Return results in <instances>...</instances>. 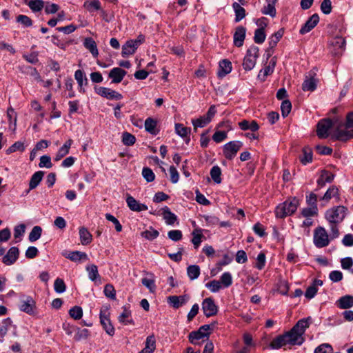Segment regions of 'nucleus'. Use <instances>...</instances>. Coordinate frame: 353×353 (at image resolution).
Returning <instances> with one entry per match:
<instances>
[{
	"label": "nucleus",
	"instance_id": "24",
	"mask_svg": "<svg viewBox=\"0 0 353 353\" xmlns=\"http://www.w3.org/2000/svg\"><path fill=\"white\" fill-rule=\"evenodd\" d=\"M100 322L108 335L113 336L114 334V328L112 325L110 320L108 316L103 314L102 312H100Z\"/></svg>",
	"mask_w": 353,
	"mask_h": 353
},
{
	"label": "nucleus",
	"instance_id": "8",
	"mask_svg": "<svg viewBox=\"0 0 353 353\" xmlns=\"http://www.w3.org/2000/svg\"><path fill=\"white\" fill-rule=\"evenodd\" d=\"M243 143L239 141H230L223 145V154L229 160L232 159L242 147Z\"/></svg>",
	"mask_w": 353,
	"mask_h": 353
},
{
	"label": "nucleus",
	"instance_id": "23",
	"mask_svg": "<svg viewBox=\"0 0 353 353\" xmlns=\"http://www.w3.org/2000/svg\"><path fill=\"white\" fill-rule=\"evenodd\" d=\"M332 198H335L337 201L340 200L339 191L335 185L330 187L321 199L327 203Z\"/></svg>",
	"mask_w": 353,
	"mask_h": 353
},
{
	"label": "nucleus",
	"instance_id": "45",
	"mask_svg": "<svg viewBox=\"0 0 353 353\" xmlns=\"http://www.w3.org/2000/svg\"><path fill=\"white\" fill-rule=\"evenodd\" d=\"M159 235V232L152 227H150L149 230L141 232V236L150 241L155 239Z\"/></svg>",
	"mask_w": 353,
	"mask_h": 353
},
{
	"label": "nucleus",
	"instance_id": "38",
	"mask_svg": "<svg viewBox=\"0 0 353 353\" xmlns=\"http://www.w3.org/2000/svg\"><path fill=\"white\" fill-rule=\"evenodd\" d=\"M83 7L89 12L97 11L101 9V3L99 0L85 1Z\"/></svg>",
	"mask_w": 353,
	"mask_h": 353
},
{
	"label": "nucleus",
	"instance_id": "12",
	"mask_svg": "<svg viewBox=\"0 0 353 353\" xmlns=\"http://www.w3.org/2000/svg\"><path fill=\"white\" fill-rule=\"evenodd\" d=\"M319 17L317 14H312L301 28L299 32L305 34L311 31L319 23Z\"/></svg>",
	"mask_w": 353,
	"mask_h": 353
},
{
	"label": "nucleus",
	"instance_id": "27",
	"mask_svg": "<svg viewBox=\"0 0 353 353\" xmlns=\"http://www.w3.org/2000/svg\"><path fill=\"white\" fill-rule=\"evenodd\" d=\"M72 144V140L68 139L62 147L59 148L56 156L54 157V160L56 161H60L63 157L67 155L69 153L70 148Z\"/></svg>",
	"mask_w": 353,
	"mask_h": 353
},
{
	"label": "nucleus",
	"instance_id": "44",
	"mask_svg": "<svg viewBox=\"0 0 353 353\" xmlns=\"http://www.w3.org/2000/svg\"><path fill=\"white\" fill-rule=\"evenodd\" d=\"M193 238L192 243H193L195 248H197L201 243V239L203 236L202 230L201 229H195L192 233Z\"/></svg>",
	"mask_w": 353,
	"mask_h": 353
},
{
	"label": "nucleus",
	"instance_id": "4",
	"mask_svg": "<svg viewBox=\"0 0 353 353\" xmlns=\"http://www.w3.org/2000/svg\"><path fill=\"white\" fill-rule=\"evenodd\" d=\"M347 211V208L343 205L335 206L326 210L325 218L330 224H338L343 221Z\"/></svg>",
	"mask_w": 353,
	"mask_h": 353
},
{
	"label": "nucleus",
	"instance_id": "57",
	"mask_svg": "<svg viewBox=\"0 0 353 353\" xmlns=\"http://www.w3.org/2000/svg\"><path fill=\"white\" fill-rule=\"evenodd\" d=\"M208 121L205 119V118L202 116L198 119H192V124L194 126V129L196 130L198 128H203L208 124Z\"/></svg>",
	"mask_w": 353,
	"mask_h": 353
},
{
	"label": "nucleus",
	"instance_id": "6",
	"mask_svg": "<svg viewBox=\"0 0 353 353\" xmlns=\"http://www.w3.org/2000/svg\"><path fill=\"white\" fill-rule=\"evenodd\" d=\"M215 323L212 325H203L199 327L197 331L191 332L189 334V340L191 343L196 345L199 344L198 341L201 339H204L205 338H208L210 330L213 329Z\"/></svg>",
	"mask_w": 353,
	"mask_h": 353
},
{
	"label": "nucleus",
	"instance_id": "18",
	"mask_svg": "<svg viewBox=\"0 0 353 353\" xmlns=\"http://www.w3.org/2000/svg\"><path fill=\"white\" fill-rule=\"evenodd\" d=\"M189 299L188 296H170L168 298V303L174 307L179 308L185 305Z\"/></svg>",
	"mask_w": 353,
	"mask_h": 353
},
{
	"label": "nucleus",
	"instance_id": "37",
	"mask_svg": "<svg viewBox=\"0 0 353 353\" xmlns=\"http://www.w3.org/2000/svg\"><path fill=\"white\" fill-rule=\"evenodd\" d=\"M84 46L91 52L93 57L99 54L96 42L92 38H86L84 41Z\"/></svg>",
	"mask_w": 353,
	"mask_h": 353
},
{
	"label": "nucleus",
	"instance_id": "21",
	"mask_svg": "<svg viewBox=\"0 0 353 353\" xmlns=\"http://www.w3.org/2000/svg\"><path fill=\"white\" fill-rule=\"evenodd\" d=\"M289 345L285 334L279 335L270 343V347L273 350H278L282 347Z\"/></svg>",
	"mask_w": 353,
	"mask_h": 353
},
{
	"label": "nucleus",
	"instance_id": "17",
	"mask_svg": "<svg viewBox=\"0 0 353 353\" xmlns=\"http://www.w3.org/2000/svg\"><path fill=\"white\" fill-rule=\"evenodd\" d=\"M310 318L302 319L299 320L296 325L292 328L293 332L300 334L301 337H303V334L306 329L310 326Z\"/></svg>",
	"mask_w": 353,
	"mask_h": 353
},
{
	"label": "nucleus",
	"instance_id": "43",
	"mask_svg": "<svg viewBox=\"0 0 353 353\" xmlns=\"http://www.w3.org/2000/svg\"><path fill=\"white\" fill-rule=\"evenodd\" d=\"M187 274L191 280L196 279L200 274V268L196 265H192L188 267Z\"/></svg>",
	"mask_w": 353,
	"mask_h": 353
},
{
	"label": "nucleus",
	"instance_id": "63",
	"mask_svg": "<svg viewBox=\"0 0 353 353\" xmlns=\"http://www.w3.org/2000/svg\"><path fill=\"white\" fill-rule=\"evenodd\" d=\"M104 294L105 295L111 299H116V291L114 290V288L111 284H107L104 287Z\"/></svg>",
	"mask_w": 353,
	"mask_h": 353
},
{
	"label": "nucleus",
	"instance_id": "34",
	"mask_svg": "<svg viewBox=\"0 0 353 353\" xmlns=\"http://www.w3.org/2000/svg\"><path fill=\"white\" fill-rule=\"evenodd\" d=\"M163 217L165 220L166 224L172 225L176 221L177 216L172 213L170 208L167 206L164 207L163 209Z\"/></svg>",
	"mask_w": 353,
	"mask_h": 353
},
{
	"label": "nucleus",
	"instance_id": "13",
	"mask_svg": "<svg viewBox=\"0 0 353 353\" xmlns=\"http://www.w3.org/2000/svg\"><path fill=\"white\" fill-rule=\"evenodd\" d=\"M126 203L128 208L132 211L141 212L148 210L146 205L139 203L130 195H128L126 198Z\"/></svg>",
	"mask_w": 353,
	"mask_h": 353
},
{
	"label": "nucleus",
	"instance_id": "26",
	"mask_svg": "<svg viewBox=\"0 0 353 353\" xmlns=\"http://www.w3.org/2000/svg\"><path fill=\"white\" fill-rule=\"evenodd\" d=\"M138 46L137 43H135L133 40H129L122 47V56L125 57L132 55L135 52Z\"/></svg>",
	"mask_w": 353,
	"mask_h": 353
},
{
	"label": "nucleus",
	"instance_id": "1",
	"mask_svg": "<svg viewBox=\"0 0 353 353\" xmlns=\"http://www.w3.org/2000/svg\"><path fill=\"white\" fill-rule=\"evenodd\" d=\"M353 138V112L347 114L346 122L337 119L336 128L332 134V140L346 141Z\"/></svg>",
	"mask_w": 353,
	"mask_h": 353
},
{
	"label": "nucleus",
	"instance_id": "40",
	"mask_svg": "<svg viewBox=\"0 0 353 353\" xmlns=\"http://www.w3.org/2000/svg\"><path fill=\"white\" fill-rule=\"evenodd\" d=\"M175 132L179 136L184 138L190 134L191 129L190 128L185 127L183 124L176 123Z\"/></svg>",
	"mask_w": 353,
	"mask_h": 353
},
{
	"label": "nucleus",
	"instance_id": "16",
	"mask_svg": "<svg viewBox=\"0 0 353 353\" xmlns=\"http://www.w3.org/2000/svg\"><path fill=\"white\" fill-rule=\"evenodd\" d=\"M126 72L124 70L121 68L116 67L110 71L108 77L112 79V83H119L121 82Z\"/></svg>",
	"mask_w": 353,
	"mask_h": 353
},
{
	"label": "nucleus",
	"instance_id": "48",
	"mask_svg": "<svg viewBox=\"0 0 353 353\" xmlns=\"http://www.w3.org/2000/svg\"><path fill=\"white\" fill-rule=\"evenodd\" d=\"M28 6L33 12H39L44 7V2L42 0H30Z\"/></svg>",
	"mask_w": 353,
	"mask_h": 353
},
{
	"label": "nucleus",
	"instance_id": "31",
	"mask_svg": "<svg viewBox=\"0 0 353 353\" xmlns=\"http://www.w3.org/2000/svg\"><path fill=\"white\" fill-rule=\"evenodd\" d=\"M239 125L242 130H250L253 132L257 131L259 128L257 122L255 121L243 120L239 123Z\"/></svg>",
	"mask_w": 353,
	"mask_h": 353
},
{
	"label": "nucleus",
	"instance_id": "52",
	"mask_svg": "<svg viewBox=\"0 0 353 353\" xmlns=\"http://www.w3.org/2000/svg\"><path fill=\"white\" fill-rule=\"evenodd\" d=\"M89 335L90 332L88 329L77 328L74 339L75 341H79L83 339H86Z\"/></svg>",
	"mask_w": 353,
	"mask_h": 353
},
{
	"label": "nucleus",
	"instance_id": "59",
	"mask_svg": "<svg viewBox=\"0 0 353 353\" xmlns=\"http://www.w3.org/2000/svg\"><path fill=\"white\" fill-rule=\"evenodd\" d=\"M273 72H274V70H272L270 67H268V65H266L263 69H261L259 71L257 78L261 81H265L266 77L268 76H269L270 74H271Z\"/></svg>",
	"mask_w": 353,
	"mask_h": 353
},
{
	"label": "nucleus",
	"instance_id": "49",
	"mask_svg": "<svg viewBox=\"0 0 353 353\" xmlns=\"http://www.w3.org/2000/svg\"><path fill=\"white\" fill-rule=\"evenodd\" d=\"M265 34L263 27L258 28L254 32V41L256 43H263L265 39Z\"/></svg>",
	"mask_w": 353,
	"mask_h": 353
},
{
	"label": "nucleus",
	"instance_id": "32",
	"mask_svg": "<svg viewBox=\"0 0 353 353\" xmlns=\"http://www.w3.org/2000/svg\"><path fill=\"white\" fill-rule=\"evenodd\" d=\"M79 237L82 245L90 244L92 240V236L90 232L84 227L79 228Z\"/></svg>",
	"mask_w": 353,
	"mask_h": 353
},
{
	"label": "nucleus",
	"instance_id": "39",
	"mask_svg": "<svg viewBox=\"0 0 353 353\" xmlns=\"http://www.w3.org/2000/svg\"><path fill=\"white\" fill-rule=\"evenodd\" d=\"M157 121L149 117L145 121V130L152 134H157V131L156 130Z\"/></svg>",
	"mask_w": 353,
	"mask_h": 353
},
{
	"label": "nucleus",
	"instance_id": "11",
	"mask_svg": "<svg viewBox=\"0 0 353 353\" xmlns=\"http://www.w3.org/2000/svg\"><path fill=\"white\" fill-rule=\"evenodd\" d=\"M35 301L31 296H26L21 301L19 309L30 315L35 313Z\"/></svg>",
	"mask_w": 353,
	"mask_h": 353
},
{
	"label": "nucleus",
	"instance_id": "20",
	"mask_svg": "<svg viewBox=\"0 0 353 353\" xmlns=\"http://www.w3.org/2000/svg\"><path fill=\"white\" fill-rule=\"evenodd\" d=\"M74 79L78 83L79 92L84 93L85 88L83 86L88 84V79L86 78L84 72L81 70H76L74 72Z\"/></svg>",
	"mask_w": 353,
	"mask_h": 353
},
{
	"label": "nucleus",
	"instance_id": "14",
	"mask_svg": "<svg viewBox=\"0 0 353 353\" xmlns=\"http://www.w3.org/2000/svg\"><path fill=\"white\" fill-rule=\"evenodd\" d=\"M246 28L243 26H238L235 29L234 34V44L236 47H241L243 45L245 38Z\"/></svg>",
	"mask_w": 353,
	"mask_h": 353
},
{
	"label": "nucleus",
	"instance_id": "2",
	"mask_svg": "<svg viewBox=\"0 0 353 353\" xmlns=\"http://www.w3.org/2000/svg\"><path fill=\"white\" fill-rule=\"evenodd\" d=\"M299 205V201L296 197L289 199L278 205L275 209V216L277 219H284L293 214Z\"/></svg>",
	"mask_w": 353,
	"mask_h": 353
},
{
	"label": "nucleus",
	"instance_id": "64",
	"mask_svg": "<svg viewBox=\"0 0 353 353\" xmlns=\"http://www.w3.org/2000/svg\"><path fill=\"white\" fill-rule=\"evenodd\" d=\"M17 21L22 24L24 27H30L32 25L31 19L26 15H19L17 17Z\"/></svg>",
	"mask_w": 353,
	"mask_h": 353
},
{
	"label": "nucleus",
	"instance_id": "22",
	"mask_svg": "<svg viewBox=\"0 0 353 353\" xmlns=\"http://www.w3.org/2000/svg\"><path fill=\"white\" fill-rule=\"evenodd\" d=\"M285 334L286 335L289 345H301L304 342V338L301 337L300 334H296L295 332H293L292 329Z\"/></svg>",
	"mask_w": 353,
	"mask_h": 353
},
{
	"label": "nucleus",
	"instance_id": "9",
	"mask_svg": "<svg viewBox=\"0 0 353 353\" xmlns=\"http://www.w3.org/2000/svg\"><path fill=\"white\" fill-rule=\"evenodd\" d=\"M94 90L99 95L110 100H121L123 96L119 92L105 87H95Z\"/></svg>",
	"mask_w": 353,
	"mask_h": 353
},
{
	"label": "nucleus",
	"instance_id": "42",
	"mask_svg": "<svg viewBox=\"0 0 353 353\" xmlns=\"http://www.w3.org/2000/svg\"><path fill=\"white\" fill-rule=\"evenodd\" d=\"M221 285L224 288H229L232 284V276L229 272H224L220 278Z\"/></svg>",
	"mask_w": 353,
	"mask_h": 353
},
{
	"label": "nucleus",
	"instance_id": "25",
	"mask_svg": "<svg viewBox=\"0 0 353 353\" xmlns=\"http://www.w3.org/2000/svg\"><path fill=\"white\" fill-rule=\"evenodd\" d=\"M44 175V172L43 171H37L34 172L31 176L30 183H29V190L27 192H29L30 190L35 189L41 181Z\"/></svg>",
	"mask_w": 353,
	"mask_h": 353
},
{
	"label": "nucleus",
	"instance_id": "30",
	"mask_svg": "<svg viewBox=\"0 0 353 353\" xmlns=\"http://www.w3.org/2000/svg\"><path fill=\"white\" fill-rule=\"evenodd\" d=\"M232 71V63L230 61L224 59L219 63V70L218 76L219 77H223L226 74H229Z\"/></svg>",
	"mask_w": 353,
	"mask_h": 353
},
{
	"label": "nucleus",
	"instance_id": "46",
	"mask_svg": "<svg viewBox=\"0 0 353 353\" xmlns=\"http://www.w3.org/2000/svg\"><path fill=\"white\" fill-rule=\"evenodd\" d=\"M69 314L74 320H79L83 316V310L80 306H74L69 310Z\"/></svg>",
	"mask_w": 353,
	"mask_h": 353
},
{
	"label": "nucleus",
	"instance_id": "47",
	"mask_svg": "<svg viewBox=\"0 0 353 353\" xmlns=\"http://www.w3.org/2000/svg\"><path fill=\"white\" fill-rule=\"evenodd\" d=\"M301 214L305 218H310L318 214L317 206H309L307 208H303L301 210Z\"/></svg>",
	"mask_w": 353,
	"mask_h": 353
},
{
	"label": "nucleus",
	"instance_id": "50",
	"mask_svg": "<svg viewBox=\"0 0 353 353\" xmlns=\"http://www.w3.org/2000/svg\"><path fill=\"white\" fill-rule=\"evenodd\" d=\"M221 168L217 165L213 166L210 170V176L212 180L216 183H220L221 182Z\"/></svg>",
	"mask_w": 353,
	"mask_h": 353
},
{
	"label": "nucleus",
	"instance_id": "61",
	"mask_svg": "<svg viewBox=\"0 0 353 353\" xmlns=\"http://www.w3.org/2000/svg\"><path fill=\"white\" fill-rule=\"evenodd\" d=\"M142 176L148 182H152L155 179L154 173L149 168H143Z\"/></svg>",
	"mask_w": 353,
	"mask_h": 353
},
{
	"label": "nucleus",
	"instance_id": "15",
	"mask_svg": "<svg viewBox=\"0 0 353 353\" xmlns=\"http://www.w3.org/2000/svg\"><path fill=\"white\" fill-rule=\"evenodd\" d=\"M19 249L17 247H12L8 253L3 257V263L6 265L13 264L19 257Z\"/></svg>",
	"mask_w": 353,
	"mask_h": 353
},
{
	"label": "nucleus",
	"instance_id": "36",
	"mask_svg": "<svg viewBox=\"0 0 353 353\" xmlns=\"http://www.w3.org/2000/svg\"><path fill=\"white\" fill-rule=\"evenodd\" d=\"M232 8L235 13V21L239 22L245 17V10L240 5V3L234 2Z\"/></svg>",
	"mask_w": 353,
	"mask_h": 353
},
{
	"label": "nucleus",
	"instance_id": "62",
	"mask_svg": "<svg viewBox=\"0 0 353 353\" xmlns=\"http://www.w3.org/2000/svg\"><path fill=\"white\" fill-rule=\"evenodd\" d=\"M292 109V104L289 100H284L281 105V114L283 117H287Z\"/></svg>",
	"mask_w": 353,
	"mask_h": 353
},
{
	"label": "nucleus",
	"instance_id": "33",
	"mask_svg": "<svg viewBox=\"0 0 353 353\" xmlns=\"http://www.w3.org/2000/svg\"><path fill=\"white\" fill-rule=\"evenodd\" d=\"M338 306L341 309H348L353 306V296L345 295L337 301Z\"/></svg>",
	"mask_w": 353,
	"mask_h": 353
},
{
	"label": "nucleus",
	"instance_id": "19",
	"mask_svg": "<svg viewBox=\"0 0 353 353\" xmlns=\"http://www.w3.org/2000/svg\"><path fill=\"white\" fill-rule=\"evenodd\" d=\"M62 254L65 258L74 262L88 260L87 254L80 251H72L69 253H63Z\"/></svg>",
	"mask_w": 353,
	"mask_h": 353
},
{
	"label": "nucleus",
	"instance_id": "35",
	"mask_svg": "<svg viewBox=\"0 0 353 353\" xmlns=\"http://www.w3.org/2000/svg\"><path fill=\"white\" fill-rule=\"evenodd\" d=\"M317 80L313 77H306L305 81L302 84V89L304 91H310L312 92L316 88Z\"/></svg>",
	"mask_w": 353,
	"mask_h": 353
},
{
	"label": "nucleus",
	"instance_id": "54",
	"mask_svg": "<svg viewBox=\"0 0 353 353\" xmlns=\"http://www.w3.org/2000/svg\"><path fill=\"white\" fill-rule=\"evenodd\" d=\"M303 156L300 157V161L304 165L310 163L312 160V152L308 148H305L303 150Z\"/></svg>",
	"mask_w": 353,
	"mask_h": 353
},
{
	"label": "nucleus",
	"instance_id": "51",
	"mask_svg": "<svg viewBox=\"0 0 353 353\" xmlns=\"http://www.w3.org/2000/svg\"><path fill=\"white\" fill-rule=\"evenodd\" d=\"M41 232L42 230L41 227L34 226L29 234V241L30 242H34L38 240L41 237Z\"/></svg>",
	"mask_w": 353,
	"mask_h": 353
},
{
	"label": "nucleus",
	"instance_id": "29",
	"mask_svg": "<svg viewBox=\"0 0 353 353\" xmlns=\"http://www.w3.org/2000/svg\"><path fill=\"white\" fill-rule=\"evenodd\" d=\"M277 0H266L267 5L263 7L261 12L263 14L270 15L272 17L276 16V12L275 3Z\"/></svg>",
	"mask_w": 353,
	"mask_h": 353
},
{
	"label": "nucleus",
	"instance_id": "7",
	"mask_svg": "<svg viewBox=\"0 0 353 353\" xmlns=\"http://www.w3.org/2000/svg\"><path fill=\"white\" fill-rule=\"evenodd\" d=\"M330 243L328 234L323 227H318L314 232V243L316 247L321 248L328 245Z\"/></svg>",
	"mask_w": 353,
	"mask_h": 353
},
{
	"label": "nucleus",
	"instance_id": "41",
	"mask_svg": "<svg viewBox=\"0 0 353 353\" xmlns=\"http://www.w3.org/2000/svg\"><path fill=\"white\" fill-rule=\"evenodd\" d=\"M86 270L88 272V278L92 281H94L99 277V274L98 272V268L96 265H90L86 267Z\"/></svg>",
	"mask_w": 353,
	"mask_h": 353
},
{
	"label": "nucleus",
	"instance_id": "3",
	"mask_svg": "<svg viewBox=\"0 0 353 353\" xmlns=\"http://www.w3.org/2000/svg\"><path fill=\"white\" fill-rule=\"evenodd\" d=\"M337 119L333 121L330 119L320 120L316 125V134L320 139H326L329 136L332 137L334 130L336 128Z\"/></svg>",
	"mask_w": 353,
	"mask_h": 353
},
{
	"label": "nucleus",
	"instance_id": "28",
	"mask_svg": "<svg viewBox=\"0 0 353 353\" xmlns=\"http://www.w3.org/2000/svg\"><path fill=\"white\" fill-rule=\"evenodd\" d=\"M119 321L123 325H134V321L131 317V311L126 307H123V312L118 317Z\"/></svg>",
	"mask_w": 353,
	"mask_h": 353
},
{
	"label": "nucleus",
	"instance_id": "56",
	"mask_svg": "<svg viewBox=\"0 0 353 353\" xmlns=\"http://www.w3.org/2000/svg\"><path fill=\"white\" fill-rule=\"evenodd\" d=\"M54 289L57 293H63L66 290L65 284L63 279L57 278L54 283Z\"/></svg>",
	"mask_w": 353,
	"mask_h": 353
},
{
	"label": "nucleus",
	"instance_id": "5",
	"mask_svg": "<svg viewBox=\"0 0 353 353\" xmlns=\"http://www.w3.org/2000/svg\"><path fill=\"white\" fill-rule=\"evenodd\" d=\"M259 55V49L258 47L252 46L249 49H248L246 54L243 59V69L247 71L252 70L256 65Z\"/></svg>",
	"mask_w": 353,
	"mask_h": 353
},
{
	"label": "nucleus",
	"instance_id": "10",
	"mask_svg": "<svg viewBox=\"0 0 353 353\" xmlns=\"http://www.w3.org/2000/svg\"><path fill=\"white\" fill-rule=\"evenodd\" d=\"M202 310L206 317L216 315L218 312V307L212 298H206L202 302Z\"/></svg>",
	"mask_w": 353,
	"mask_h": 353
},
{
	"label": "nucleus",
	"instance_id": "55",
	"mask_svg": "<svg viewBox=\"0 0 353 353\" xmlns=\"http://www.w3.org/2000/svg\"><path fill=\"white\" fill-rule=\"evenodd\" d=\"M283 35V30L280 29L276 32H275L272 37L270 38V46L271 48H274L276 46L277 43L279 41Z\"/></svg>",
	"mask_w": 353,
	"mask_h": 353
},
{
	"label": "nucleus",
	"instance_id": "53",
	"mask_svg": "<svg viewBox=\"0 0 353 353\" xmlns=\"http://www.w3.org/2000/svg\"><path fill=\"white\" fill-rule=\"evenodd\" d=\"M205 287L212 292H218L223 287L221 283L217 280H212L205 284Z\"/></svg>",
	"mask_w": 353,
	"mask_h": 353
},
{
	"label": "nucleus",
	"instance_id": "60",
	"mask_svg": "<svg viewBox=\"0 0 353 353\" xmlns=\"http://www.w3.org/2000/svg\"><path fill=\"white\" fill-rule=\"evenodd\" d=\"M136 141V138L134 135L128 133L124 132L122 136V141L123 143L125 145H132Z\"/></svg>",
	"mask_w": 353,
	"mask_h": 353
},
{
	"label": "nucleus",
	"instance_id": "58",
	"mask_svg": "<svg viewBox=\"0 0 353 353\" xmlns=\"http://www.w3.org/2000/svg\"><path fill=\"white\" fill-rule=\"evenodd\" d=\"M333 351L332 346L329 343H322L314 350V353H330Z\"/></svg>",
	"mask_w": 353,
	"mask_h": 353
}]
</instances>
